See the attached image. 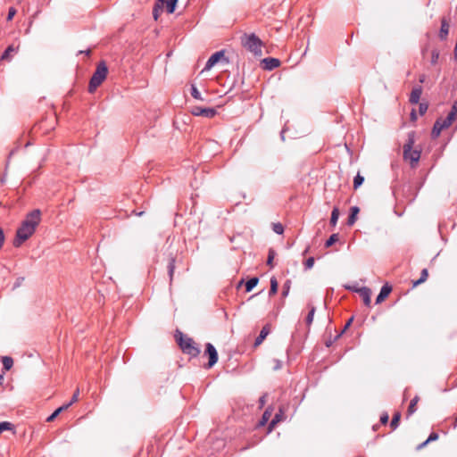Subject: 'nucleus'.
I'll list each match as a JSON object with an SVG mask.
<instances>
[{
	"instance_id": "c756f323",
	"label": "nucleus",
	"mask_w": 457,
	"mask_h": 457,
	"mask_svg": "<svg viewBox=\"0 0 457 457\" xmlns=\"http://www.w3.org/2000/svg\"><path fill=\"white\" fill-rule=\"evenodd\" d=\"M400 419H401L400 412H396L394 414L391 423H390V427L392 428V429H395L398 427Z\"/></svg>"
},
{
	"instance_id": "4d7b16f0",
	"label": "nucleus",
	"mask_w": 457,
	"mask_h": 457,
	"mask_svg": "<svg viewBox=\"0 0 457 457\" xmlns=\"http://www.w3.org/2000/svg\"><path fill=\"white\" fill-rule=\"evenodd\" d=\"M280 368H281V362L279 361H277L274 370H279Z\"/></svg>"
},
{
	"instance_id": "dca6fc26",
	"label": "nucleus",
	"mask_w": 457,
	"mask_h": 457,
	"mask_svg": "<svg viewBox=\"0 0 457 457\" xmlns=\"http://www.w3.org/2000/svg\"><path fill=\"white\" fill-rule=\"evenodd\" d=\"M359 212H360L359 207H357V206L351 207L350 214L347 219L348 226H353L356 222L357 215H358Z\"/></svg>"
},
{
	"instance_id": "e433bc0d",
	"label": "nucleus",
	"mask_w": 457,
	"mask_h": 457,
	"mask_svg": "<svg viewBox=\"0 0 457 457\" xmlns=\"http://www.w3.org/2000/svg\"><path fill=\"white\" fill-rule=\"evenodd\" d=\"M12 428V424L8 421L0 422V434L5 430H11Z\"/></svg>"
},
{
	"instance_id": "9d476101",
	"label": "nucleus",
	"mask_w": 457,
	"mask_h": 457,
	"mask_svg": "<svg viewBox=\"0 0 457 457\" xmlns=\"http://www.w3.org/2000/svg\"><path fill=\"white\" fill-rule=\"evenodd\" d=\"M157 3L170 14L174 12L178 0H157Z\"/></svg>"
},
{
	"instance_id": "cd10ccee",
	"label": "nucleus",
	"mask_w": 457,
	"mask_h": 457,
	"mask_svg": "<svg viewBox=\"0 0 457 457\" xmlns=\"http://www.w3.org/2000/svg\"><path fill=\"white\" fill-rule=\"evenodd\" d=\"M338 217H339V210H338L337 207H335L332 210L331 217H330V224L332 226H336L337 225V220H338Z\"/></svg>"
},
{
	"instance_id": "6e6552de",
	"label": "nucleus",
	"mask_w": 457,
	"mask_h": 457,
	"mask_svg": "<svg viewBox=\"0 0 457 457\" xmlns=\"http://www.w3.org/2000/svg\"><path fill=\"white\" fill-rule=\"evenodd\" d=\"M224 57V51H218L212 54L207 60L205 66L202 72L211 70L221 58Z\"/></svg>"
},
{
	"instance_id": "f704fd0d",
	"label": "nucleus",
	"mask_w": 457,
	"mask_h": 457,
	"mask_svg": "<svg viewBox=\"0 0 457 457\" xmlns=\"http://www.w3.org/2000/svg\"><path fill=\"white\" fill-rule=\"evenodd\" d=\"M315 307L314 306H312L309 312H308V315L306 317V323L308 325H311L312 320H313V317H314V313H315Z\"/></svg>"
},
{
	"instance_id": "f03ea898",
	"label": "nucleus",
	"mask_w": 457,
	"mask_h": 457,
	"mask_svg": "<svg viewBox=\"0 0 457 457\" xmlns=\"http://www.w3.org/2000/svg\"><path fill=\"white\" fill-rule=\"evenodd\" d=\"M415 143V135L414 132H410L408 134V138L406 143L403 145V159L409 160L411 167L414 168L418 164L421 151L418 149H412Z\"/></svg>"
},
{
	"instance_id": "a878e982",
	"label": "nucleus",
	"mask_w": 457,
	"mask_h": 457,
	"mask_svg": "<svg viewBox=\"0 0 457 457\" xmlns=\"http://www.w3.org/2000/svg\"><path fill=\"white\" fill-rule=\"evenodd\" d=\"M278 284L276 278L272 277L270 278V288L269 291L270 296L274 295L278 292Z\"/></svg>"
},
{
	"instance_id": "6e6d98bb",
	"label": "nucleus",
	"mask_w": 457,
	"mask_h": 457,
	"mask_svg": "<svg viewBox=\"0 0 457 457\" xmlns=\"http://www.w3.org/2000/svg\"><path fill=\"white\" fill-rule=\"evenodd\" d=\"M428 443H429V442H427V440H426V441H424L422 444H420V445L418 446V449H421V448L425 447Z\"/></svg>"
},
{
	"instance_id": "20e7f679",
	"label": "nucleus",
	"mask_w": 457,
	"mask_h": 457,
	"mask_svg": "<svg viewBox=\"0 0 457 457\" xmlns=\"http://www.w3.org/2000/svg\"><path fill=\"white\" fill-rule=\"evenodd\" d=\"M241 43L245 49L255 56L262 55V42L254 33L244 34L241 37Z\"/></svg>"
},
{
	"instance_id": "49530a36",
	"label": "nucleus",
	"mask_w": 457,
	"mask_h": 457,
	"mask_svg": "<svg viewBox=\"0 0 457 457\" xmlns=\"http://www.w3.org/2000/svg\"><path fill=\"white\" fill-rule=\"evenodd\" d=\"M438 439V434L437 433H435V432H432L428 439H427V442H432V441H436Z\"/></svg>"
},
{
	"instance_id": "aec40b11",
	"label": "nucleus",
	"mask_w": 457,
	"mask_h": 457,
	"mask_svg": "<svg viewBox=\"0 0 457 457\" xmlns=\"http://www.w3.org/2000/svg\"><path fill=\"white\" fill-rule=\"evenodd\" d=\"M420 397L418 395L411 399L407 410V416H411L416 411V404L418 403Z\"/></svg>"
},
{
	"instance_id": "c03bdc74",
	"label": "nucleus",
	"mask_w": 457,
	"mask_h": 457,
	"mask_svg": "<svg viewBox=\"0 0 457 457\" xmlns=\"http://www.w3.org/2000/svg\"><path fill=\"white\" fill-rule=\"evenodd\" d=\"M340 337H341V334H338V335H337V336L335 337V338H334V339L327 340V341H326V343H325L326 346H327V347H330V346L333 345V343H334L335 341H337Z\"/></svg>"
},
{
	"instance_id": "de8ad7c7",
	"label": "nucleus",
	"mask_w": 457,
	"mask_h": 457,
	"mask_svg": "<svg viewBox=\"0 0 457 457\" xmlns=\"http://www.w3.org/2000/svg\"><path fill=\"white\" fill-rule=\"evenodd\" d=\"M450 112H453V117L456 119V115H457V100L453 102Z\"/></svg>"
},
{
	"instance_id": "680f3d73",
	"label": "nucleus",
	"mask_w": 457,
	"mask_h": 457,
	"mask_svg": "<svg viewBox=\"0 0 457 457\" xmlns=\"http://www.w3.org/2000/svg\"><path fill=\"white\" fill-rule=\"evenodd\" d=\"M4 380V374H0V385L2 384Z\"/></svg>"
},
{
	"instance_id": "393cba45",
	"label": "nucleus",
	"mask_w": 457,
	"mask_h": 457,
	"mask_svg": "<svg viewBox=\"0 0 457 457\" xmlns=\"http://www.w3.org/2000/svg\"><path fill=\"white\" fill-rule=\"evenodd\" d=\"M191 96L196 99V100H199V101H205L206 99L204 98L201 95V93L198 91L197 87H195V85L192 84L191 85Z\"/></svg>"
},
{
	"instance_id": "412c9836",
	"label": "nucleus",
	"mask_w": 457,
	"mask_h": 457,
	"mask_svg": "<svg viewBox=\"0 0 457 457\" xmlns=\"http://www.w3.org/2000/svg\"><path fill=\"white\" fill-rule=\"evenodd\" d=\"M17 48H15L12 45L9 46L1 56V60H9L12 53H16Z\"/></svg>"
},
{
	"instance_id": "f8f14e48",
	"label": "nucleus",
	"mask_w": 457,
	"mask_h": 457,
	"mask_svg": "<svg viewBox=\"0 0 457 457\" xmlns=\"http://www.w3.org/2000/svg\"><path fill=\"white\" fill-rule=\"evenodd\" d=\"M355 291L360 293V295L363 299L364 304L366 306H370V303H371V299H370L371 291H370V289H369L366 287H363L361 288L355 289Z\"/></svg>"
},
{
	"instance_id": "09e8293b",
	"label": "nucleus",
	"mask_w": 457,
	"mask_h": 457,
	"mask_svg": "<svg viewBox=\"0 0 457 457\" xmlns=\"http://www.w3.org/2000/svg\"><path fill=\"white\" fill-rule=\"evenodd\" d=\"M353 320V317H351V318L348 320V321L345 323V327H344L343 330H342L339 334H341V335H342V334H343V333H344V332H345V330L350 327V325L352 324Z\"/></svg>"
},
{
	"instance_id": "5fc2aeb1",
	"label": "nucleus",
	"mask_w": 457,
	"mask_h": 457,
	"mask_svg": "<svg viewBox=\"0 0 457 457\" xmlns=\"http://www.w3.org/2000/svg\"><path fill=\"white\" fill-rule=\"evenodd\" d=\"M411 118L413 120H415L417 119L416 112H415L414 110H412L411 112Z\"/></svg>"
},
{
	"instance_id": "8fccbe9b",
	"label": "nucleus",
	"mask_w": 457,
	"mask_h": 457,
	"mask_svg": "<svg viewBox=\"0 0 457 457\" xmlns=\"http://www.w3.org/2000/svg\"><path fill=\"white\" fill-rule=\"evenodd\" d=\"M4 231H3V229L0 228V248L2 247V245H3V244H4Z\"/></svg>"
},
{
	"instance_id": "603ef678",
	"label": "nucleus",
	"mask_w": 457,
	"mask_h": 457,
	"mask_svg": "<svg viewBox=\"0 0 457 457\" xmlns=\"http://www.w3.org/2000/svg\"><path fill=\"white\" fill-rule=\"evenodd\" d=\"M265 398H266V395H262V396L260 398L259 402H260V405H261V407L264 405V403H265Z\"/></svg>"
},
{
	"instance_id": "a18cd8bd",
	"label": "nucleus",
	"mask_w": 457,
	"mask_h": 457,
	"mask_svg": "<svg viewBox=\"0 0 457 457\" xmlns=\"http://www.w3.org/2000/svg\"><path fill=\"white\" fill-rule=\"evenodd\" d=\"M388 420H389V416L386 412H384L381 414L380 416V422L382 424H386L388 422Z\"/></svg>"
},
{
	"instance_id": "864d4df0",
	"label": "nucleus",
	"mask_w": 457,
	"mask_h": 457,
	"mask_svg": "<svg viewBox=\"0 0 457 457\" xmlns=\"http://www.w3.org/2000/svg\"><path fill=\"white\" fill-rule=\"evenodd\" d=\"M438 58V54L433 53L432 54V62H436Z\"/></svg>"
},
{
	"instance_id": "9b49d317",
	"label": "nucleus",
	"mask_w": 457,
	"mask_h": 457,
	"mask_svg": "<svg viewBox=\"0 0 457 457\" xmlns=\"http://www.w3.org/2000/svg\"><path fill=\"white\" fill-rule=\"evenodd\" d=\"M421 94H422V87L420 86L414 87L411 92L409 102L411 104H419Z\"/></svg>"
},
{
	"instance_id": "4468645a",
	"label": "nucleus",
	"mask_w": 457,
	"mask_h": 457,
	"mask_svg": "<svg viewBox=\"0 0 457 457\" xmlns=\"http://www.w3.org/2000/svg\"><path fill=\"white\" fill-rule=\"evenodd\" d=\"M454 120L453 112H449L445 119L439 118L436 121H439V124H441L442 128L445 129L449 128Z\"/></svg>"
},
{
	"instance_id": "ddd939ff",
	"label": "nucleus",
	"mask_w": 457,
	"mask_h": 457,
	"mask_svg": "<svg viewBox=\"0 0 457 457\" xmlns=\"http://www.w3.org/2000/svg\"><path fill=\"white\" fill-rule=\"evenodd\" d=\"M391 291L392 287L388 284L384 285L376 298V303H382L388 296Z\"/></svg>"
},
{
	"instance_id": "f257e3e1",
	"label": "nucleus",
	"mask_w": 457,
	"mask_h": 457,
	"mask_svg": "<svg viewBox=\"0 0 457 457\" xmlns=\"http://www.w3.org/2000/svg\"><path fill=\"white\" fill-rule=\"evenodd\" d=\"M41 212L38 209L33 210L27 214L25 220L16 231L14 246H20L23 242L29 239L35 232L37 226L41 220Z\"/></svg>"
},
{
	"instance_id": "a211bd4d",
	"label": "nucleus",
	"mask_w": 457,
	"mask_h": 457,
	"mask_svg": "<svg viewBox=\"0 0 457 457\" xmlns=\"http://www.w3.org/2000/svg\"><path fill=\"white\" fill-rule=\"evenodd\" d=\"M449 33V24L445 19H442L441 21V28L439 31V37L441 39H445Z\"/></svg>"
},
{
	"instance_id": "3c124183",
	"label": "nucleus",
	"mask_w": 457,
	"mask_h": 457,
	"mask_svg": "<svg viewBox=\"0 0 457 457\" xmlns=\"http://www.w3.org/2000/svg\"><path fill=\"white\" fill-rule=\"evenodd\" d=\"M86 54V55L89 56V55H90V54H91V50H90V49H87V50H85V51H79V52H78V54Z\"/></svg>"
},
{
	"instance_id": "c9c22d12",
	"label": "nucleus",
	"mask_w": 457,
	"mask_h": 457,
	"mask_svg": "<svg viewBox=\"0 0 457 457\" xmlns=\"http://www.w3.org/2000/svg\"><path fill=\"white\" fill-rule=\"evenodd\" d=\"M270 415H271V411L270 409H267L263 414H262V420H261V425H264L265 423L268 422V420H270Z\"/></svg>"
},
{
	"instance_id": "7ed1b4c3",
	"label": "nucleus",
	"mask_w": 457,
	"mask_h": 457,
	"mask_svg": "<svg viewBox=\"0 0 457 457\" xmlns=\"http://www.w3.org/2000/svg\"><path fill=\"white\" fill-rule=\"evenodd\" d=\"M176 340L184 353L196 357L200 353V349L195 345L194 340L182 332L177 330Z\"/></svg>"
},
{
	"instance_id": "473e14b6",
	"label": "nucleus",
	"mask_w": 457,
	"mask_h": 457,
	"mask_svg": "<svg viewBox=\"0 0 457 457\" xmlns=\"http://www.w3.org/2000/svg\"><path fill=\"white\" fill-rule=\"evenodd\" d=\"M163 11V9L161 7V5L157 3V1L154 4V9H153V16L154 20H157L160 13Z\"/></svg>"
},
{
	"instance_id": "58836bf2",
	"label": "nucleus",
	"mask_w": 457,
	"mask_h": 457,
	"mask_svg": "<svg viewBox=\"0 0 457 457\" xmlns=\"http://www.w3.org/2000/svg\"><path fill=\"white\" fill-rule=\"evenodd\" d=\"M79 389H77V390L74 392L73 395L71 396V401H70L68 403H66L65 405H68V408H69L70 406H71L74 403H76V402L78 401V399H79Z\"/></svg>"
},
{
	"instance_id": "79ce46f5",
	"label": "nucleus",
	"mask_w": 457,
	"mask_h": 457,
	"mask_svg": "<svg viewBox=\"0 0 457 457\" xmlns=\"http://www.w3.org/2000/svg\"><path fill=\"white\" fill-rule=\"evenodd\" d=\"M289 289H290L289 281H287V282L284 284L283 290H282V296H283V297L287 296V295H288V293H289Z\"/></svg>"
},
{
	"instance_id": "1a4fd4ad",
	"label": "nucleus",
	"mask_w": 457,
	"mask_h": 457,
	"mask_svg": "<svg viewBox=\"0 0 457 457\" xmlns=\"http://www.w3.org/2000/svg\"><path fill=\"white\" fill-rule=\"evenodd\" d=\"M262 68L266 71H272L280 65V61L277 58L267 57L262 60Z\"/></svg>"
},
{
	"instance_id": "ea45409f",
	"label": "nucleus",
	"mask_w": 457,
	"mask_h": 457,
	"mask_svg": "<svg viewBox=\"0 0 457 457\" xmlns=\"http://www.w3.org/2000/svg\"><path fill=\"white\" fill-rule=\"evenodd\" d=\"M315 260L313 257H309L304 262V269L311 270L314 265Z\"/></svg>"
},
{
	"instance_id": "e2e57ef3",
	"label": "nucleus",
	"mask_w": 457,
	"mask_h": 457,
	"mask_svg": "<svg viewBox=\"0 0 457 457\" xmlns=\"http://www.w3.org/2000/svg\"><path fill=\"white\" fill-rule=\"evenodd\" d=\"M456 10H457V6H456Z\"/></svg>"
},
{
	"instance_id": "6ab92c4d",
	"label": "nucleus",
	"mask_w": 457,
	"mask_h": 457,
	"mask_svg": "<svg viewBox=\"0 0 457 457\" xmlns=\"http://www.w3.org/2000/svg\"><path fill=\"white\" fill-rule=\"evenodd\" d=\"M259 278L257 277H253L248 279L245 283V292H251L258 284Z\"/></svg>"
},
{
	"instance_id": "bb28decb",
	"label": "nucleus",
	"mask_w": 457,
	"mask_h": 457,
	"mask_svg": "<svg viewBox=\"0 0 457 457\" xmlns=\"http://www.w3.org/2000/svg\"><path fill=\"white\" fill-rule=\"evenodd\" d=\"M283 415V411L282 410L280 409L278 413L275 414L274 418L271 420L270 425H269V428L270 430L272 429V428L277 424L278 423L280 420H281V417Z\"/></svg>"
},
{
	"instance_id": "2f4dec72",
	"label": "nucleus",
	"mask_w": 457,
	"mask_h": 457,
	"mask_svg": "<svg viewBox=\"0 0 457 457\" xmlns=\"http://www.w3.org/2000/svg\"><path fill=\"white\" fill-rule=\"evenodd\" d=\"M272 230L278 235H282L284 232V226L280 222L272 223Z\"/></svg>"
},
{
	"instance_id": "72a5a7b5",
	"label": "nucleus",
	"mask_w": 457,
	"mask_h": 457,
	"mask_svg": "<svg viewBox=\"0 0 457 457\" xmlns=\"http://www.w3.org/2000/svg\"><path fill=\"white\" fill-rule=\"evenodd\" d=\"M338 240V234H332L328 239L325 242V247H330Z\"/></svg>"
},
{
	"instance_id": "c85d7f7f",
	"label": "nucleus",
	"mask_w": 457,
	"mask_h": 457,
	"mask_svg": "<svg viewBox=\"0 0 457 457\" xmlns=\"http://www.w3.org/2000/svg\"><path fill=\"white\" fill-rule=\"evenodd\" d=\"M428 272L427 269H423L420 273V278L413 283V286L416 287L423 282H425L428 278Z\"/></svg>"
},
{
	"instance_id": "13d9d810",
	"label": "nucleus",
	"mask_w": 457,
	"mask_h": 457,
	"mask_svg": "<svg viewBox=\"0 0 457 457\" xmlns=\"http://www.w3.org/2000/svg\"><path fill=\"white\" fill-rule=\"evenodd\" d=\"M425 79H426V76H425V75H421V76L420 77V79H419V80H420V83H424V82H425Z\"/></svg>"
},
{
	"instance_id": "4c0bfd02",
	"label": "nucleus",
	"mask_w": 457,
	"mask_h": 457,
	"mask_svg": "<svg viewBox=\"0 0 457 457\" xmlns=\"http://www.w3.org/2000/svg\"><path fill=\"white\" fill-rule=\"evenodd\" d=\"M275 257V251L273 249H270L269 250V253H268V259H267V264L270 265V267H273V259Z\"/></svg>"
},
{
	"instance_id": "bf43d9fd",
	"label": "nucleus",
	"mask_w": 457,
	"mask_h": 457,
	"mask_svg": "<svg viewBox=\"0 0 457 457\" xmlns=\"http://www.w3.org/2000/svg\"><path fill=\"white\" fill-rule=\"evenodd\" d=\"M309 251H310V246L308 245V246L305 248V250L303 252V253H302V254L304 256L305 254H307V253H309Z\"/></svg>"
},
{
	"instance_id": "39448f33",
	"label": "nucleus",
	"mask_w": 457,
	"mask_h": 457,
	"mask_svg": "<svg viewBox=\"0 0 457 457\" xmlns=\"http://www.w3.org/2000/svg\"><path fill=\"white\" fill-rule=\"evenodd\" d=\"M108 73V68L104 62H100L95 72L93 73L89 85H88V92L94 93L96 88L103 83V81L105 79Z\"/></svg>"
},
{
	"instance_id": "2eb2a0df",
	"label": "nucleus",
	"mask_w": 457,
	"mask_h": 457,
	"mask_svg": "<svg viewBox=\"0 0 457 457\" xmlns=\"http://www.w3.org/2000/svg\"><path fill=\"white\" fill-rule=\"evenodd\" d=\"M269 333H270V328L268 325H265L260 331L259 336L255 338L254 346L260 345L263 342V340L266 338V337L269 335Z\"/></svg>"
},
{
	"instance_id": "b1692460",
	"label": "nucleus",
	"mask_w": 457,
	"mask_h": 457,
	"mask_svg": "<svg viewBox=\"0 0 457 457\" xmlns=\"http://www.w3.org/2000/svg\"><path fill=\"white\" fill-rule=\"evenodd\" d=\"M443 129H444L442 128L441 124H439V121H436L431 131V137L433 138L438 137Z\"/></svg>"
},
{
	"instance_id": "f3484780",
	"label": "nucleus",
	"mask_w": 457,
	"mask_h": 457,
	"mask_svg": "<svg viewBox=\"0 0 457 457\" xmlns=\"http://www.w3.org/2000/svg\"><path fill=\"white\" fill-rule=\"evenodd\" d=\"M175 262H176L175 257L172 256V255H170L169 262H168V265H167V270H168V275H169V278H170V284H171V282L173 280V275H174V270H175Z\"/></svg>"
},
{
	"instance_id": "423d86ee",
	"label": "nucleus",
	"mask_w": 457,
	"mask_h": 457,
	"mask_svg": "<svg viewBox=\"0 0 457 457\" xmlns=\"http://www.w3.org/2000/svg\"><path fill=\"white\" fill-rule=\"evenodd\" d=\"M205 354L209 357V361L205 366L207 369L213 367L218 361V353L212 344L207 343L205 345Z\"/></svg>"
},
{
	"instance_id": "37998d69",
	"label": "nucleus",
	"mask_w": 457,
	"mask_h": 457,
	"mask_svg": "<svg viewBox=\"0 0 457 457\" xmlns=\"http://www.w3.org/2000/svg\"><path fill=\"white\" fill-rule=\"evenodd\" d=\"M16 13V10L14 7H10L8 10L7 21H11Z\"/></svg>"
},
{
	"instance_id": "a19ab883",
	"label": "nucleus",
	"mask_w": 457,
	"mask_h": 457,
	"mask_svg": "<svg viewBox=\"0 0 457 457\" xmlns=\"http://www.w3.org/2000/svg\"><path fill=\"white\" fill-rule=\"evenodd\" d=\"M428 104L426 103H420L419 106V112L420 115H424L428 110Z\"/></svg>"
},
{
	"instance_id": "4be33fe9",
	"label": "nucleus",
	"mask_w": 457,
	"mask_h": 457,
	"mask_svg": "<svg viewBox=\"0 0 457 457\" xmlns=\"http://www.w3.org/2000/svg\"><path fill=\"white\" fill-rule=\"evenodd\" d=\"M2 362H3V368L5 371L11 370L13 365V360L10 356H4L2 359Z\"/></svg>"
},
{
	"instance_id": "052dcab7",
	"label": "nucleus",
	"mask_w": 457,
	"mask_h": 457,
	"mask_svg": "<svg viewBox=\"0 0 457 457\" xmlns=\"http://www.w3.org/2000/svg\"><path fill=\"white\" fill-rule=\"evenodd\" d=\"M454 55L457 57V41H456V45L454 47Z\"/></svg>"
},
{
	"instance_id": "5701e85b",
	"label": "nucleus",
	"mask_w": 457,
	"mask_h": 457,
	"mask_svg": "<svg viewBox=\"0 0 457 457\" xmlns=\"http://www.w3.org/2000/svg\"><path fill=\"white\" fill-rule=\"evenodd\" d=\"M68 409V405L63 404L62 406L56 409L49 417H47L46 421H53L62 411Z\"/></svg>"
},
{
	"instance_id": "7c9ffc66",
	"label": "nucleus",
	"mask_w": 457,
	"mask_h": 457,
	"mask_svg": "<svg viewBox=\"0 0 457 457\" xmlns=\"http://www.w3.org/2000/svg\"><path fill=\"white\" fill-rule=\"evenodd\" d=\"M364 181V177L358 173L353 179V187L357 189L359 187L362 185Z\"/></svg>"
},
{
	"instance_id": "0eeeda50",
	"label": "nucleus",
	"mask_w": 457,
	"mask_h": 457,
	"mask_svg": "<svg viewBox=\"0 0 457 457\" xmlns=\"http://www.w3.org/2000/svg\"><path fill=\"white\" fill-rule=\"evenodd\" d=\"M191 112L195 116H203L206 118H212L217 114V111L214 108H204L200 106H194Z\"/></svg>"
}]
</instances>
